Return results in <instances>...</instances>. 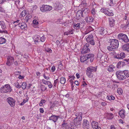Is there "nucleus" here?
I'll use <instances>...</instances> for the list:
<instances>
[{
	"mask_svg": "<svg viewBox=\"0 0 129 129\" xmlns=\"http://www.w3.org/2000/svg\"><path fill=\"white\" fill-rule=\"evenodd\" d=\"M116 75L119 80H123L125 79L126 77H129V72L127 70L124 71H119L116 72Z\"/></svg>",
	"mask_w": 129,
	"mask_h": 129,
	"instance_id": "nucleus-1",
	"label": "nucleus"
},
{
	"mask_svg": "<svg viewBox=\"0 0 129 129\" xmlns=\"http://www.w3.org/2000/svg\"><path fill=\"white\" fill-rule=\"evenodd\" d=\"M110 44L107 49L110 51H114L119 46L118 41L116 39H113L110 40Z\"/></svg>",
	"mask_w": 129,
	"mask_h": 129,
	"instance_id": "nucleus-2",
	"label": "nucleus"
},
{
	"mask_svg": "<svg viewBox=\"0 0 129 129\" xmlns=\"http://www.w3.org/2000/svg\"><path fill=\"white\" fill-rule=\"evenodd\" d=\"M52 7L51 6L47 5H43L40 8L41 11L43 12H47L51 10Z\"/></svg>",
	"mask_w": 129,
	"mask_h": 129,
	"instance_id": "nucleus-3",
	"label": "nucleus"
},
{
	"mask_svg": "<svg viewBox=\"0 0 129 129\" xmlns=\"http://www.w3.org/2000/svg\"><path fill=\"white\" fill-rule=\"evenodd\" d=\"M118 37L119 40H121V41L122 42L127 43L129 41L127 36L125 34H120L118 35Z\"/></svg>",
	"mask_w": 129,
	"mask_h": 129,
	"instance_id": "nucleus-4",
	"label": "nucleus"
},
{
	"mask_svg": "<svg viewBox=\"0 0 129 129\" xmlns=\"http://www.w3.org/2000/svg\"><path fill=\"white\" fill-rule=\"evenodd\" d=\"M89 45L88 43H86L84 45L81 50V54H85L90 52V50L89 48Z\"/></svg>",
	"mask_w": 129,
	"mask_h": 129,
	"instance_id": "nucleus-5",
	"label": "nucleus"
},
{
	"mask_svg": "<svg viewBox=\"0 0 129 129\" xmlns=\"http://www.w3.org/2000/svg\"><path fill=\"white\" fill-rule=\"evenodd\" d=\"M1 89L5 93L10 92L12 90L11 88L8 84H6L4 86H3Z\"/></svg>",
	"mask_w": 129,
	"mask_h": 129,
	"instance_id": "nucleus-6",
	"label": "nucleus"
},
{
	"mask_svg": "<svg viewBox=\"0 0 129 129\" xmlns=\"http://www.w3.org/2000/svg\"><path fill=\"white\" fill-rule=\"evenodd\" d=\"M0 27H1L2 29L3 30H2L0 29V33H7V31L5 30L6 28L5 24L4 22L2 21H0Z\"/></svg>",
	"mask_w": 129,
	"mask_h": 129,
	"instance_id": "nucleus-7",
	"label": "nucleus"
},
{
	"mask_svg": "<svg viewBox=\"0 0 129 129\" xmlns=\"http://www.w3.org/2000/svg\"><path fill=\"white\" fill-rule=\"evenodd\" d=\"M87 42L90 44L94 45V42L93 40V36L91 35L89 36L86 38Z\"/></svg>",
	"mask_w": 129,
	"mask_h": 129,
	"instance_id": "nucleus-8",
	"label": "nucleus"
},
{
	"mask_svg": "<svg viewBox=\"0 0 129 129\" xmlns=\"http://www.w3.org/2000/svg\"><path fill=\"white\" fill-rule=\"evenodd\" d=\"M7 60L6 63L7 65L10 66L13 64V63L14 61V58L13 57L9 56L7 57Z\"/></svg>",
	"mask_w": 129,
	"mask_h": 129,
	"instance_id": "nucleus-9",
	"label": "nucleus"
},
{
	"mask_svg": "<svg viewBox=\"0 0 129 129\" xmlns=\"http://www.w3.org/2000/svg\"><path fill=\"white\" fill-rule=\"evenodd\" d=\"M8 103L11 107H14L15 105V101L13 98L9 97L7 99Z\"/></svg>",
	"mask_w": 129,
	"mask_h": 129,
	"instance_id": "nucleus-10",
	"label": "nucleus"
},
{
	"mask_svg": "<svg viewBox=\"0 0 129 129\" xmlns=\"http://www.w3.org/2000/svg\"><path fill=\"white\" fill-rule=\"evenodd\" d=\"M89 122L86 119H84L83 123V127L84 129H89L90 128Z\"/></svg>",
	"mask_w": 129,
	"mask_h": 129,
	"instance_id": "nucleus-11",
	"label": "nucleus"
},
{
	"mask_svg": "<svg viewBox=\"0 0 129 129\" xmlns=\"http://www.w3.org/2000/svg\"><path fill=\"white\" fill-rule=\"evenodd\" d=\"M85 20L86 22L88 23H90L92 22L94 20L93 18L91 17L87 16H85Z\"/></svg>",
	"mask_w": 129,
	"mask_h": 129,
	"instance_id": "nucleus-12",
	"label": "nucleus"
},
{
	"mask_svg": "<svg viewBox=\"0 0 129 129\" xmlns=\"http://www.w3.org/2000/svg\"><path fill=\"white\" fill-rule=\"evenodd\" d=\"M85 16L83 14V12L82 11L79 10L77 12L76 16L77 19L79 20L81 18V17L84 18Z\"/></svg>",
	"mask_w": 129,
	"mask_h": 129,
	"instance_id": "nucleus-13",
	"label": "nucleus"
},
{
	"mask_svg": "<svg viewBox=\"0 0 129 129\" xmlns=\"http://www.w3.org/2000/svg\"><path fill=\"white\" fill-rule=\"evenodd\" d=\"M99 30L100 33L101 35L106 34L107 33L106 30L102 27L99 28Z\"/></svg>",
	"mask_w": 129,
	"mask_h": 129,
	"instance_id": "nucleus-14",
	"label": "nucleus"
},
{
	"mask_svg": "<svg viewBox=\"0 0 129 129\" xmlns=\"http://www.w3.org/2000/svg\"><path fill=\"white\" fill-rule=\"evenodd\" d=\"M18 26L20 27L22 29H23L24 30L26 29L27 27L26 24L24 22H22L21 24L18 23Z\"/></svg>",
	"mask_w": 129,
	"mask_h": 129,
	"instance_id": "nucleus-15",
	"label": "nucleus"
},
{
	"mask_svg": "<svg viewBox=\"0 0 129 129\" xmlns=\"http://www.w3.org/2000/svg\"><path fill=\"white\" fill-rule=\"evenodd\" d=\"M81 120L82 119H77L76 118H75L74 120V125L76 126L80 125L81 124Z\"/></svg>",
	"mask_w": 129,
	"mask_h": 129,
	"instance_id": "nucleus-16",
	"label": "nucleus"
},
{
	"mask_svg": "<svg viewBox=\"0 0 129 129\" xmlns=\"http://www.w3.org/2000/svg\"><path fill=\"white\" fill-rule=\"evenodd\" d=\"M125 56V54L123 53H121L115 56L116 58L118 59H123Z\"/></svg>",
	"mask_w": 129,
	"mask_h": 129,
	"instance_id": "nucleus-17",
	"label": "nucleus"
},
{
	"mask_svg": "<svg viewBox=\"0 0 129 129\" xmlns=\"http://www.w3.org/2000/svg\"><path fill=\"white\" fill-rule=\"evenodd\" d=\"M87 59H88L90 58V61L91 62H92L94 59L93 57L94 55L92 54H90L86 55Z\"/></svg>",
	"mask_w": 129,
	"mask_h": 129,
	"instance_id": "nucleus-18",
	"label": "nucleus"
},
{
	"mask_svg": "<svg viewBox=\"0 0 129 129\" xmlns=\"http://www.w3.org/2000/svg\"><path fill=\"white\" fill-rule=\"evenodd\" d=\"M109 20L110 26L111 27H112L115 24V21L112 17L109 18Z\"/></svg>",
	"mask_w": 129,
	"mask_h": 129,
	"instance_id": "nucleus-19",
	"label": "nucleus"
},
{
	"mask_svg": "<svg viewBox=\"0 0 129 129\" xmlns=\"http://www.w3.org/2000/svg\"><path fill=\"white\" fill-rule=\"evenodd\" d=\"M62 5L60 4L59 3H57L56 4V6L54 7L55 9L57 10H60L62 9Z\"/></svg>",
	"mask_w": 129,
	"mask_h": 129,
	"instance_id": "nucleus-20",
	"label": "nucleus"
},
{
	"mask_svg": "<svg viewBox=\"0 0 129 129\" xmlns=\"http://www.w3.org/2000/svg\"><path fill=\"white\" fill-rule=\"evenodd\" d=\"M123 50H125L127 52H129V43L124 45L122 47Z\"/></svg>",
	"mask_w": 129,
	"mask_h": 129,
	"instance_id": "nucleus-21",
	"label": "nucleus"
},
{
	"mask_svg": "<svg viewBox=\"0 0 129 129\" xmlns=\"http://www.w3.org/2000/svg\"><path fill=\"white\" fill-rule=\"evenodd\" d=\"M58 118L57 116L52 115V116L49 117V119L52 120L54 122H55L57 120Z\"/></svg>",
	"mask_w": 129,
	"mask_h": 129,
	"instance_id": "nucleus-22",
	"label": "nucleus"
},
{
	"mask_svg": "<svg viewBox=\"0 0 129 129\" xmlns=\"http://www.w3.org/2000/svg\"><path fill=\"white\" fill-rule=\"evenodd\" d=\"M89 68L88 67L87 68V70H86V72L87 75L89 77H91V76H92V73L91 72Z\"/></svg>",
	"mask_w": 129,
	"mask_h": 129,
	"instance_id": "nucleus-23",
	"label": "nucleus"
},
{
	"mask_svg": "<svg viewBox=\"0 0 129 129\" xmlns=\"http://www.w3.org/2000/svg\"><path fill=\"white\" fill-rule=\"evenodd\" d=\"M82 113L81 112L76 113L75 114L76 117L75 118H76L77 119H82Z\"/></svg>",
	"mask_w": 129,
	"mask_h": 129,
	"instance_id": "nucleus-24",
	"label": "nucleus"
},
{
	"mask_svg": "<svg viewBox=\"0 0 129 129\" xmlns=\"http://www.w3.org/2000/svg\"><path fill=\"white\" fill-rule=\"evenodd\" d=\"M125 112L123 110H121L119 111V114L122 118H123L125 117Z\"/></svg>",
	"mask_w": 129,
	"mask_h": 129,
	"instance_id": "nucleus-25",
	"label": "nucleus"
},
{
	"mask_svg": "<svg viewBox=\"0 0 129 129\" xmlns=\"http://www.w3.org/2000/svg\"><path fill=\"white\" fill-rule=\"evenodd\" d=\"M107 117L108 119H111L113 118V116L112 113H107L106 114Z\"/></svg>",
	"mask_w": 129,
	"mask_h": 129,
	"instance_id": "nucleus-26",
	"label": "nucleus"
},
{
	"mask_svg": "<svg viewBox=\"0 0 129 129\" xmlns=\"http://www.w3.org/2000/svg\"><path fill=\"white\" fill-rule=\"evenodd\" d=\"M40 37L38 35H36L33 38L34 42H38L40 40Z\"/></svg>",
	"mask_w": 129,
	"mask_h": 129,
	"instance_id": "nucleus-27",
	"label": "nucleus"
},
{
	"mask_svg": "<svg viewBox=\"0 0 129 129\" xmlns=\"http://www.w3.org/2000/svg\"><path fill=\"white\" fill-rule=\"evenodd\" d=\"M68 126V124L67 123L63 122L62 124L61 129H67Z\"/></svg>",
	"mask_w": 129,
	"mask_h": 129,
	"instance_id": "nucleus-28",
	"label": "nucleus"
},
{
	"mask_svg": "<svg viewBox=\"0 0 129 129\" xmlns=\"http://www.w3.org/2000/svg\"><path fill=\"white\" fill-rule=\"evenodd\" d=\"M91 72L93 73L96 71L97 68L95 67L90 66L88 67Z\"/></svg>",
	"mask_w": 129,
	"mask_h": 129,
	"instance_id": "nucleus-29",
	"label": "nucleus"
},
{
	"mask_svg": "<svg viewBox=\"0 0 129 129\" xmlns=\"http://www.w3.org/2000/svg\"><path fill=\"white\" fill-rule=\"evenodd\" d=\"M91 72L93 73L96 71L97 68L95 67L90 66L88 67Z\"/></svg>",
	"mask_w": 129,
	"mask_h": 129,
	"instance_id": "nucleus-30",
	"label": "nucleus"
},
{
	"mask_svg": "<svg viewBox=\"0 0 129 129\" xmlns=\"http://www.w3.org/2000/svg\"><path fill=\"white\" fill-rule=\"evenodd\" d=\"M87 60L86 55L85 56H83L80 58V61L82 62H84Z\"/></svg>",
	"mask_w": 129,
	"mask_h": 129,
	"instance_id": "nucleus-31",
	"label": "nucleus"
},
{
	"mask_svg": "<svg viewBox=\"0 0 129 129\" xmlns=\"http://www.w3.org/2000/svg\"><path fill=\"white\" fill-rule=\"evenodd\" d=\"M80 23H78L76 24V23H74V24L73 27L74 28L76 29H79L80 27Z\"/></svg>",
	"mask_w": 129,
	"mask_h": 129,
	"instance_id": "nucleus-32",
	"label": "nucleus"
},
{
	"mask_svg": "<svg viewBox=\"0 0 129 129\" xmlns=\"http://www.w3.org/2000/svg\"><path fill=\"white\" fill-rule=\"evenodd\" d=\"M115 67L113 65H111L109 66L108 70L110 72H112L114 71L113 69Z\"/></svg>",
	"mask_w": 129,
	"mask_h": 129,
	"instance_id": "nucleus-33",
	"label": "nucleus"
},
{
	"mask_svg": "<svg viewBox=\"0 0 129 129\" xmlns=\"http://www.w3.org/2000/svg\"><path fill=\"white\" fill-rule=\"evenodd\" d=\"M6 42V40L5 39L2 38H0V44H2Z\"/></svg>",
	"mask_w": 129,
	"mask_h": 129,
	"instance_id": "nucleus-34",
	"label": "nucleus"
},
{
	"mask_svg": "<svg viewBox=\"0 0 129 129\" xmlns=\"http://www.w3.org/2000/svg\"><path fill=\"white\" fill-rule=\"evenodd\" d=\"M109 1H110L109 4L110 6H113L115 4H116L115 0H109Z\"/></svg>",
	"mask_w": 129,
	"mask_h": 129,
	"instance_id": "nucleus-35",
	"label": "nucleus"
},
{
	"mask_svg": "<svg viewBox=\"0 0 129 129\" xmlns=\"http://www.w3.org/2000/svg\"><path fill=\"white\" fill-rule=\"evenodd\" d=\"M101 11L102 12H103L105 14H106L107 12H108V10L106 9V8H103L101 10Z\"/></svg>",
	"mask_w": 129,
	"mask_h": 129,
	"instance_id": "nucleus-36",
	"label": "nucleus"
},
{
	"mask_svg": "<svg viewBox=\"0 0 129 129\" xmlns=\"http://www.w3.org/2000/svg\"><path fill=\"white\" fill-rule=\"evenodd\" d=\"M103 52H99L97 55V57L99 58H101L103 55Z\"/></svg>",
	"mask_w": 129,
	"mask_h": 129,
	"instance_id": "nucleus-37",
	"label": "nucleus"
},
{
	"mask_svg": "<svg viewBox=\"0 0 129 129\" xmlns=\"http://www.w3.org/2000/svg\"><path fill=\"white\" fill-rule=\"evenodd\" d=\"M66 81V79L63 77H62L61 78L60 82L62 84H64Z\"/></svg>",
	"mask_w": 129,
	"mask_h": 129,
	"instance_id": "nucleus-38",
	"label": "nucleus"
},
{
	"mask_svg": "<svg viewBox=\"0 0 129 129\" xmlns=\"http://www.w3.org/2000/svg\"><path fill=\"white\" fill-rule=\"evenodd\" d=\"M26 84L25 82H23L22 83L21 85V87L23 89H25L26 87Z\"/></svg>",
	"mask_w": 129,
	"mask_h": 129,
	"instance_id": "nucleus-39",
	"label": "nucleus"
},
{
	"mask_svg": "<svg viewBox=\"0 0 129 129\" xmlns=\"http://www.w3.org/2000/svg\"><path fill=\"white\" fill-rule=\"evenodd\" d=\"M117 92L120 95L122 94V93L123 92V91L121 88H119L118 89Z\"/></svg>",
	"mask_w": 129,
	"mask_h": 129,
	"instance_id": "nucleus-40",
	"label": "nucleus"
},
{
	"mask_svg": "<svg viewBox=\"0 0 129 129\" xmlns=\"http://www.w3.org/2000/svg\"><path fill=\"white\" fill-rule=\"evenodd\" d=\"M107 98L110 100H113L114 99V97L112 95L107 96Z\"/></svg>",
	"mask_w": 129,
	"mask_h": 129,
	"instance_id": "nucleus-41",
	"label": "nucleus"
},
{
	"mask_svg": "<svg viewBox=\"0 0 129 129\" xmlns=\"http://www.w3.org/2000/svg\"><path fill=\"white\" fill-rule=\"evenodd\" d=\"M89 11V9L88 8H86L84 9L83 12V13H85L86 14H87Z\"/></svg>",
	"mask_w": 129,
	"mask_h": 129,
	"instance_id": "nucleus-42",
	"label": "nucleus"
},
{
	"mask_svg": "<svg viewBox=\"0 0 129 129\" xmlns=\"http://www.w3.org/2000/svg\"><path fill=\"white\" fill-rule=\"evenodd\" d=\"M44 50L45 51L49 53L51 52L52 51V50L50 48L47 47L45 48Z\"/></svg>",
	"mask_w": 129,
	"mask_h": 129,
	"instance_id": "nucleus-43",
	"label": "nucleus"
},
{
	"mask_svg": "<svg viewBox=\"0 0 129 129\" xmlns=\"http://www.w3.org/2000/svg\"><path fill=\"white\" fill-rule=\"evenodd\" d=\"M43 82L46 85H48L50 83V82L49 81H46L44 79H43L42 80Z\"/></svg>",
	"mask_w": 129,
	"mask_h": 129,
	"instance_id": "nucleus-44",
	"label": "nucleus"
},
{
	"mask_svg": "<svg viewBox=\"0 0 129 129\" xmlns=\"http://www.w3.org/2000/svg\"><path fill=\"white\" fill-rule=\"evenodd\" d=\"M106 14L109 16H111L113 15V13L112 12H109L108 10V12H107Z\"/></svg>",
	"mask_w": 129,
	"mask_h": 129,
	"instance_id": "nucleus-45",
	"label": "nucleus"
},
{
	"mask_svg": "<svg viewBox=\"0 0 129 129\" xmlns=\"http://www.w3.org/2000/svg\"><path fill=\"white\" fill-rule=\"evenodd\" d=\"M97 124H98V123L96 122H95L94 121H92L91 123V125L92 126V127L94 128V125H97Z\"/></svg>",
	"mask_w": 129,
	"mask_h": 129,
	"instance_id": "nucleus-46",
	"label": "nucleus"
},
{
	"mask_svg": "<svg viewBox=\"0 0 129 129\" xmlns=\"http://www.w3.org/2000/svg\"><path fill=\"white\" fill-rule=\"evenodd\" d=\"M14 85L16 87L18 88H20L21 87V85H19L18 82L15 83Z\"/></svg>",
	"mask_w": 129,
	"mask_h": 129,
	"instance_id": "nucleus-47",
	"label": "nucleus"
},
{
	"mask_svg": "<svg viewBox=\"0 0 129 129\" xmlns=\"http://www.w3.org/2000/svg\"><path fill=\"white\" fill-rule=\"evenodd\" d=\"M43 77L46 80H48L50 78L47 75V74L46 73H44V74Z\"/></svg>",
	"mask_w": 129,
	"mask_h": 129,
	"instance_id": "nucleus-48",
	"label": "nucleus"
},
{
	"mask_svg": "<svg viewBox=\"0 0 129 129\" xmlns=\"http://www.w3.org/2000/svg\"><path fill=\"white\" fill-rule=\"evenodd\" d=\"M46 101L44 100H42L40 101V103H39V105L40 106H42L43 105V104Z\"/></svg>",
	"mask_w": 129,
	"mask_h": 129,
	"instance_id": "nucleus-49",
	"label": "nucleus"
},
{
	"mask_svg": "<svg viewBox=\"0 0 129 129\" xmlns=\"http://www.w3.org/2000/svg\"><path fill=\"white\" fill-rule=\"evenodd\" d=\"M59 63V64L58 66V68L60 70H61L62 68L63 65L61 62H60Z\"/></svg>",
	"mask_w": 129,
	"mask_h": 129,
	"instance_id": "nucleus-50",
	"label": "nucleus"
},
{
	"mask_svg": "<svg viewBox=\"0 0 129 129\" xmlns=\"http://www.w3.org/2000/svg\"><path fill=\"white\" fill-rule=\"evenodd\" d=\"M94 127L93 128L94 129H101V127L99 126L98 125V124H97V125H94Z\"/></svg>",
	"mask_w": 129,
	"mask_h": 129,
	"instance_id": "nucleus-51",
	"label": "nucleus"
},
{
	"mask_svg": "<svg viewBox=\"0 0 129 129\" xmlns=\"http://www.w3.org/2000/svg\"><path fill=\"white\" fill-rule=\"evenodd\" d=\"M31 17V16L30 15H29L27 16L26 17V22H27L29 19H30Z\"/></svg>",
	"mask_w": 129,
	"mask_h": 129,
	"instance_id": "nucleus-52",
	"label": "nucleus"
},
{
	"mask_svg": "<svg viewBox=\"0 0 129 129\" xmlns=\"http://www.w3.org/2000/svg\"><path fill=\"white\" fill-rule=\"evenodd\" d=\"M45 37L44 36H42L40 40L41 42H44L45 41Z\"/></svg>",
	"mask_w": 129,
	"mask_h": 129,
	"instance_id": "nucleus-53",
	"label": "nucleus"
},
{
	"mask_svg": "<svg viewBox=\"0 0 129 129\" xmlns=\"http://www.w3.org/2000/svg\"><path fill=\"white\" fill-rule=\"evenodd\" d=\"M26 11H22L21 13V15L22 17L24 16L26 14Z\"/></svg>",
	"mask_w": 129,
	"mask_h": 129,
	"instance_id": "nucleus-54",
	"label": "nucleus"
},
{
	"mask_svg": "<svg viewBox=\"0 0 129 129\" xmlns=\"http://www.w3.org/2000/svg\"><path fill=\"white\" fill-rule=\"evenodd\" d=\"M33 23L35 25H37L38 24V22L37 20H34L33 21Z\"/></svg>",
	"mask_w": 129,
	"mask_h": 129,
	"instance_id": "nucleus-55",
	"label": "nucleus"
},
{
	"mask_svg": "<svg viewBox=\"0 0 129 129\" xmlns=\"http://www.w3.org/2000/svg\"><path fill=\"white\" fill-rule=\"evenodd\" d=\"M56 43L57 45V46H59L60 45V42L58 40H57L56 41Z\"/></svg>",
	"mask_w": 129,
	"mask_h": 129,
	"instance_id": "nucleus-56",
	"label": "nucleus"
},
{
	"mask_svg": "<svg viewBox=\"0 0 129 129\" xmlns=\"http://www.w3.org/2000/svg\"><path fill=\"white\" fill-rule=\"evenodd\" d=\"M58 82V79H57L56 80H55L54 81V86H56V84Z\"/></svg>",
	"mask_w": 129,
	"mask_h": 129,
	"instance_id": "nucleus-57",
	"label": "nucleus"
},
{
	"mask_svg": "<svg viewBox=\"0 0 129 129\" xmlns=\"http://www.w3.org/2000/svg\"><path fill=\"white\" fill-rule=\"evenodd\" d=\"M51 106L50 107V109H52L55 106H56L55 104H54V103H53L52 104H51Z\"/></svg>",
	"mask_w": 129,
	"mask_h": 129,
	"instance_id": "nucleus-58",
	"label": "nucleus"
},
{
	"mask_svg": "<svg viewBox=\"0 0 129 129\" xmlns=\"http://www.w3.org/2000/svg\"><path fill=\"white\" fill-rule=\"evenodd\" d=\"M92 14V15H94L96 14V11L94 9H92L91 12Z\"/></svg>",
	"mask_w": 129,
	"mask_h": 129,
	"instance_id": "nucleus-59",
	"label": "nucleus"
},
{
	"mask_svg": "<svg viewBox=\"0 0 129 129\" xmlns=\"http://www.w3.org/2000/svg\"><path fill=\"white\" fill-rule=\"evenodd\" d=\"M20 23V20H17L16 21H14L13 22V24H14V23Z\"/></svg>",
	"mask_w": 129,
	"mask_h": 129,
	"instance_id": "nucleus-60",
	"label": "nucleus"
},
{
	"mask_svg": "<svg viewBox=\"0 0 129 129\" xmlns=\"http://www.w3.org/2000/svg\"><path fill=\"white\" fill-rule=\"evenodd\" d=\"M55 70V67L54 66H53L51 68V71L52 72H54Z\"/></svg>",
	"mask_w": 129,
	"mask_h": 129,
	"instance_id": "nucleus-61",
	"label": "nucleus"
},
{
	"mask_svg": "<svg viewBox=\"0 0 129 129\" xmlns=\"http://www.w3.org/2000/svg\"><path fill=\"white\" fill-rule=\"evenodd\" d=\"M40 111L41 113H43L44 112V111L43 108H41L40 109Z\"/></svg>",
	"mask_w": 129,
	"mask_h": 129,
	"instance_id": "nucleus-62",
	"label": "nucleus"
},
{
	"mask_svg": "<svg viewBox=\"0 0 129 129\" xmlns=\"http://www.w3.org/2000/svg\"><path fill=\"white\" fill-rule=\"evenodd\" d=\"M75 84L77 85H79V82L78 81H76L75 82Z\"/></svg>",
	"mask_w": 129,
	"mask_h": 129,
	"instance_id": "nucleus-63",
	"label": "nucleus"
},
{
	"mask_svg": "<svg viewBox=\"0 0 129 129\" xmlns=\"http://www.w3.org/2000/svg\"><path fill=\"white\" fill-rule=\"evenodd\" d=\"M126 26L127 27L129 26V20L126 22Z\"/></svg>",
	"mask_w": 129,
	"mask_h": 129,
	"instance_id": "nucleus-64",
	"label": "nucleus"
}]
</instances>
